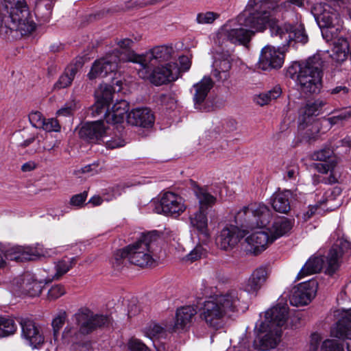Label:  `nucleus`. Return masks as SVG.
<instances>
[{
	"instance_id": "33",
	"label": "nucleus",
	"mask_w": 351,
	"mask_h": 351,
	"mask_svg": "<svg viewBox=\"0 0 351 351\" xmlns=\"http://www.w3.org/2000/svg\"><path fill=\"white\" fill-rule=\"evenodd\" d=\"M293 198V193L290 190L276 193L272 197V207L276 212L287 213L291 209V203Z\"/></svg>"
},
{
	"instance_id": "63",
	"label": "nucleus",
	"mask_w": 351,
	"mask_h": 351,
	"mask_svg": "<svg viewBox=\"0 0 351 351\" xmlns=\"http://www.w3.org/2000/svg\"><path fill=\"white\" fill-rule=\"evenodd\" d=\"M75 108V103L72 101L70 102L66 103L64 107L60 108L57 114L58 116H70L72 114L73 112L74 111Z\"/></svg>"
},
{
	"instance_id": "14",
	"label": "nucleus",
	"mask_w": 351,
	"mask_h": 351,
	"mask_svg": "<svg viewBox=\"0 0 351 351\" xmlns=\"http://www.w3.org/2000/svg\"><path fill=\"white\" fill-rule=\"evenodd\" d=\"M200 317L209 326L215 329L221 328L226 316L215 298L206 300L199 310Z\"/></svg>"
},
{
	"instance_id": "40",
	"label": "nucleus",
	"mask_w": 351,
	"mask_h": 351,
	"mask_svg": "<svg viewBox=\"0 0 351 351\" xmlns=\"http://www.w3.org/2000/svg\"><path fill=\"white\" fill-rule=\"evenodd\" d=\"M77 69L75 66H68L53 84V90H58L69 86L75 78Z\"/></svg>"
},
{
	"instance_id": "57",
	"label": "nucleus",
	"mask_w": 351,
	"mask_h": 351,
	"mask_svg": "<svg viewBox=\"0 0 351 351\" xmlns=\"http://www.w3.org/2000/svg\"><path fill=\"white\" fill-rule=\"evenodd\" d=\"M29 120L32 125L36 128H41L43 126L45 118L40 112H32L29 114Z\"/></svg>"
},
{
	"instance_id": "2",
	"label": "nucleus",
	"mask_w": 351,
	"mask_h": 351,
	"mask_svg": "<svg viewBox=\"0 0 351 351\" xmlns=\"http://www.w3.org/2000/svg\"><path fill=\"white\" fill-rule=\"evenodd\" d=\"M287 318L288 306L286 304H278L265 312V321H261L256 325L260 350H267L278 345Z\"/></svg>"
},
{
	"instance_id": "34",
	"label": "nucleus",
	"mask_w": 351,
	"mask_h": 351,
	"mask_svg": "<svg viewBox=\"0 0 351 351\" xmlns=\"http://www.w3.org/2000/svg\"><path fill=\"white\" fill-rule=\"evenodd\" d=\"M75 263V258H66L55 263L53 271L49 272L45 277V282L49 283L54 280H58L73 267Z\"/></svg>"
},
{
	"instance_id": "61",
	"label": "nucleus",
	"mask_w": 351,
	"mask_h": 351,
	"mask_svg": "<svg viewBox=\"0 0 351 351\" xmlns=\"http://www.w3.org/2000/svg\"><path fill=\"white\" fill-rule=\"evenodd\" d=\"M88 193L86 191L71 197L70 204L73 206L81 207L87 198Z\"/></svg>"
},
{
	"instance_id": "1",
	"label": "nucleus",
	"mask_w": 351,
	"mask_h": 351,
	"mask_svg": "<svg viewBox=\"0 0 351 351\" xmlns=\"http://www.w3.org/2000/svg\"><path fill=\"white\" fill-rule=\"evenodd\" d=\"M76 326L68 324L62 332V338L65 341L73 343L75 351H86L90 347L88 342L80 343L84 336L91 333L96 328L108 326L110 323V317L106 315L95 314L87 308H82L72 317Z\"/></svg>"
},
{
	"instance_id": "36",
	"label": "nucleus",
	"mask_w": 351,
	"mask_h": 351,
	"mask_svg": "<svg viewBox=\"0 0 351 351\" xmlns=\"http://www.w3.org/2000/svg\"><path fill=\"white\" fill-rule=\"evenodd\" d=\"M319 28L333 27L335 25H339L341 20L340 14L333 10H324L323 12L317 15L315 18Z\"/></svg>"
},
{
	"instance_id": "41",
	"label": "nucleus",
	"mask_w": 351,
	"mask_h": 351,
	"mask_svg": "<svg viewBox=\"0 0 351 351\" xmlns=\"http://www.w3.org/2000/svg\"><path fill=\"white\" fill-rule=\"evenodd\" d=\"M170 325H166L165 327L156 323H151L147 325L144 330L145 336L154 341V339H160L166 337L167 332H171L173 330H169Z\"/></svg>"
},
{
	"instance_id": "4",
	"label": "nucleus",
	"mask_w": 351,
	"mask_h": 351,
	"mask_svg": "<svg viewBox=\"0 0 351 351\" xmlns=\"http://www.w3.org/2000/svg\"><path fill=\"white\" fill-rule=\"evenodd\" d=\"M5 5L0 11V29L5 27L21 36L31 33L36 24L29 19V12L25 0H3Z\"/></svg>"
},
{
	"instance_id": "64",
	"label": "nucleus",
	"mask_w": 351,
	"mask_h": 351,
	"mask_svg": "<svg viewBox=\"0 0 351 351\" xmlns=\"http://www.w3.org/2000/svg\"><path fill=\"white\" fill-rule=\"evenodd\" d=\"M349 92L350 88L344 85L337 86L329 90L331 95H335L341 98L345 97Z\"/></svg>"
},
{
	"instance_id": "21",
	"label": "nucleus",
	"mask_w": 351,
	"mask_h": 351,
	"mask_svg": "<svg viewBox=\"0 0 351 351\" xmlns=\"http://www.w3.org/2000/svg\"><path fill=\"white\" fill-rule=\"evenodd\" d=\"M109 130L104 121L87 122L82 126L79 134L82 138L96 143L103 140L108 135Z\"/></svg>"
},
{
	"instance_id": "31",
	"label": "nucleus",
	"mask_w": 351,
	"mask_h": 351,
	"mask_svg": "<svg viewBox=\"0 0 351 351\" xmlns=\"http://www.w3.org/2000/svg\"><path fill=\"white\" fill-rule=\"evenodd\" d=\"M2 252L7 259L17 262L33 260L34 256L39 254H36L32 247L23 246H9Z\"/></svg>"
},
{
	"instance_id": "7",
	"label": "nucleus",
	"mask_w": 351,
	"mask_h": 351,
	"mask_svg": "<svg viewBox=\"0 0 351 351\" xmlns=\"http://www.w3.org/2000/svg\"><path fill=\"white\" fill-rule=\"evenodd\" d=\"M154 240L152 235L147 234L141 237L136 243L128 245L117 252L116 260L127 258L128 261L135 265L143 267L153 263L152 252Z\"/></svg>"
},
{
	"instance_id": "20",
	"label": "nucleus",
	"mask_w": 351,
	"mask_h": 351,
	"mask_svg": "<svg viewBox=\"0 0 351 351\" xmlns=\"http://www.w3.org/2000/svg\"><path fill=\"white\" fill-rule=\"evenodd\" d=\"M265 226L263 228H257L259 229L251 234L247 236L245 239V242L247 245V250L254 254H258L265 250L269 244L274 242V240L267 230Z\"/></svg>"
},
{
	"instance_id": "23",
	"label": "nucleus",
	"mask_w": 351,
	"mask_h": 351,
	"mask_svg": "<svg viewBox=\"0 0 351 351\" xmlns=\"http://www.w3.org/2000/svg\"><path fill=\"white\" fill-rule=\"evenodd\" d=\"M217 49L213 52L214 66L215 69L213 75L219 80H226L228 77V72L231 68L230 54L228 51H223L221 45H217Z\"/></svg>"
},
{
	"instance_id": "48",
	"label": "nucleus",
	"mask_w": 351,
	"mask_h": 351,
	"mask_svg": "<svg viewBox=\"0 0 351 351\" xmlns=\"http://www.w3.org/2000/svg\"><path fill=\"white\" fill-rule=\"evenodd\" d=\"M219 17V14L214 12H199L197 14L196 22L199 25L212 24Z\"/></svg>"
},
{
	"instance_id": "53",
	"label": "nucleus",
	"mask_w": 351,
	"mask_h": 351,
	"mask_svg": "<svg viewBox=\"0 0 351 351\" xmlns=\"http://www.w3.org/2000/svg\"><path fill=\"white\" fill-rule=\"evenodd\" d=\"M268 276L269 270L267 267L265 266H261L256 268L251 275L252 278H254L256 280L258 281L263 285H264V283L266 282Z\"/></svg>"
},
{
	"instance_id": "26",
	"label": "nucleus",
	"mask_w": 351,
	"mask_h": 351,
	"mask_svg": "<svg viewBox=\"0 0 351 351\" xmlns=\"http://www.w3.org/2000/svg\"><path fill=\"white\" fill-rule=\"evenodd\" d=\"M129 124L143 128L152 127L154 122V117L147 108H136L127 114Z\"/></svg>"
},
{
	"instance_id": "44",
	"label": "nucleus",
	"mask_w": 351,
	"mask_h": 351,
	"mask_svg": "<svg viewBox=\"0 0 351 351\" xmlns=\"http://www.w3.org/2000/svg\"><path fill=\"white\" fill-rule=\"evenodd\" d=\"M350 45H333L330 56L337 62H341L346 60L350 51Z\"/></svg>"
},
{
	"instance_id": "19",
	"label": "nucleus",
	"mask_w": 351,
	"mask_h": 351,
	"mask_svg": "<svg viewBox=\"0 0 351 351\" xmlns=\"http://www.w3.org/2000/svg\"><path fill=\"white\" fill-rule=\"evenodd\" d=\"M343 254H351V242L342 237L339 239L332 247L326 258L328 274L331 275L337 269L339 258Z\"/></svg>"
},
{
	"instance_id": "6",
	"label": "nucleus",
	"mask_w": 351,
	"mask_h": 351,
	"mask_svg": "<svg viewBox=\"0 0 351 351\" xmlns=\"http://www.w3.org/2000/svg\"><path fill=\"white\" fill-rule=\"evenodd\" d=\"M235 226L247 232L256 228H263L267 226L272 213L269 208L263 204H251L244 206L232 213Z\"/></svg>"
},
{
	"instance_id": "54",
	"label": "nucleus",
	"mask_w": 351,
	"mask_h": 351,
	"mask_svg": "<svg viewBox=\"0 0 351 351\" xmlns=\"http://www.w3.org/2000/svg\"><path fill=\"white\" fill-rule=\"evenodd\" d=\"M263 284L250 276L244 286V290L251 294H256L263 287Z\"/></svg>"
},
{
	"instance_id": "45",
	"label": "nucleus",
	"mask_w": 351,
	"mask_h": 351,
	"mask_svg": "<svg viewBox=\"0 0 351 351\" xmlns=\"http://www.w3.org/2000/svg\"><path fill=\"white\" fill-rule=\"evenodd\" d=\"M341 193L339 187H334L326 190L323 194L319 193L317 194V202L322 206V204L328 201L334 200Z\"/></svg>"
},
{
	"instance_id": "8",
	"label": "nucleus",
	"mask_w": 351,
	"mask_h": 351,
	"mask_svg": "<svg viewBox=\"0 0 351 351\" xmlns=\"http://www.w3.org/2000/svg\"><path fill=\"white\" fill-rule=\"evenodd\" d=\"M126 46L124 45V47L121 48V52L113 53L104 58L96 60L87 73L88 80L93 82L97 79L106 77L110 73L117 71L119 62L129 61L128 60V49Z\"/></svg>"
},
{
	"instance_id": "25",
	"label": "nucleus",
	"mask_w": 351,
	"mask_h": 351,
	"mask_svg": "<svg viewBox=\"0 0 351 351\" xmlns=\"http://www.w3.org/2000/svg\"><path fill=\"white\" fill-rule=\"evenodd\" d=\"M20 324L22 336L30 346L37 348L44 343V337L32 320L28 318H22Z\"/></svg>"
},
{
	"instance_id": "5",
	"label": "nucleus",
	"mask_w": 351,
	"mask_h": 351,
	"mask_svg": "<svg viewBox=\"0 0 351 351\" xmlns=\"http://www.w3.org/2000/svg\"><path fill=\"white\" fill-rule=\"evenodd\" d=\"M250 20L252 21L251 25L249 26L251 28L262 32L268 25L271 36H278L287 44H291V43L306 44L308 41V35L302 24L293 25L285 23L282 26H279L276 24L277 20L275 16L269 14L262 18L252 16Z\"/></svg>"
},
{
	"instance_id": "43",
	"label": "nucleus",
	"mask_w": 351,
	"mask_h": 351,
	"mask_svg": "<svg viewBox=\"0 0 351 351\" xmlns=\"http://www.w3.org/2000/svg\"><path fill=\"white\" fill-rule=\"evenodd\" d=\"M16 329L17 326L13 319L0 317V337L13 335Z\"/></svg>"
},
{
	"instance_id": "10",
	"label": "nucleus",
	"mask_w": 351,
	"mask_h": 351,
	"mask_svg": "<svg viewBox=\"0 0 351 351\" xmlns=\"http://www.w3.org/2000/svg\"><path fill=\"white\" fill-rule=\"evenodd\" d=\"M45 278L38 280L34 274L26 272L14 279L12 291L14 294L29 297L39 296L42 292Z\"/></svg>"
},
{
	"instance_id": "3",
	"label": "nucleus",
	"mask_w": 351,
	"mask_h": 351,
	"mask_svg": "<svg viewBox=\"0 0 351 351\" xmlns=\"http://www.w3.org/2000/svg\"><path fill=\"white\" fill-rule=\"evenodd\" d=\"M287 75L295 81L304 93H319L322 87V62L319 56L295 62L287 70Z\"/></svg>"
},
{
	"instance_id": "18",
	"label": "nucleus",
	"mask_w": 351,
	"mask_h": 351,
	"mask_svg": "<svg viewBox=\"0 0 351 351\" xmlns=\"http://www.w3.org/2000/svg\"><path fill=\"white\" fill-rule=\"evenodd\" d=\"M243 230L234 225H226L218 233L215 239L217 245L221 250L232 249L245 236Z\"/></svg>"
},
{
	"instance_id": "29",
	"label": "nucleus",
	"mask_w": 351,
	"mask_h": 351,
	"mask_svg": "<svg viewBox=\"0 0 351 351\" xmlns=\"http://www.w3.org/2000/svg\"><path fill=\"white\" fill-rule=\"evenodd\" d=\"M213 86V82L209 77H204L201 81L193 86V98L195 108L202 110L208 93Z\"/></svg>"
},
{
	"instance_id": "15",
	"label": "nucleus",
	"mask_w": 351,
	"mask_h": 351,
	"mask_svg": "<svg viewBox=\"0 0 351 351\" xmlns=\"http://www.w3.org/2000/svg\"><path fill=\"white\" fill-rule=\"evenodd\" d=\"M184 199L172 192L165 193L160 201V206L155 208L157 213L178 217L186 209Z\"/></svg>"
},
{
	"instance_id": "42",
	"label": "nucleus",
	"mask_w": 351,
	"mask_h": 351,
	"mask_svg": "<svg viewBox=\"0 0 351 351\" xmlns=\"http://www.w3.org/2000/svg\"><path fill=\"white\" fill-rule=\"evenodd\" d=\"M282 90L280 87L275 86L267 92L256 95L254 100L257 104L263 106L268 104L271 101L276 99L280 96Z\"/></svg>"
},
{
	"instance_id": "28",
	"label": "nucleus",
	"mask_w": 351,
	"mask_h": 351,
	"mask_svg": "<svg viewBox=\"0 0 351 351\" xmlns=\"http://www.w3.org/2000/svg\"><path fill=\"white\" fill-rule=\"evenodd\" d=\"M226 315L238 310L240 304L239 291L231 289L215 297Z\"/></svg>"
},
{
	"instance_id": "51",
	"label": "nucleus",
	"mask_w": 351,
	"mask_h": 351,
	"mask_svg": "<svg viewBox=\"0 0 351 351\" xmlns=\"http://www.w3.org/2000/svg\"><path fill=\"white\" fill-rule=\"evenodd\" d=\"M343 346L337 340L326 339L323 341L320 351H343Z\"/></svg>"
},
{
	"instance_id": "62",
	"label": "nucleus",
	"mask_w": 351,
	"mask_h": 351,
	"mask_svg": "<svg viewBox=\"0 0 351 351\" xmlns=\"http://www.w3.org/2000/svg\"><path fill=\"white\" fill-rule=\"evenodd\" d=\"M191 55L181 56L179 57V62L180 67L179 69V73L180 71L186 72L188 71L191 66Z\"/></svg>"
},
{
	"instance_id": "39",
	"label": "nucleus",
	"mask_w": 351,
	"mask_h": 351,
	"mask_svg": "<svg viewBox=\"0 0 351 351\" xmlns=\"http://www.w3.org/2000/svg\"><path fill=\"white\" fill-rule=\"evenodd\" d=\"M298 130L303 140L306 141L316 139L319 133V125L317 123L299 121Z\"/></svg>"
},
{
	"instance_id": "50",
	"label": "nucleus",
	"mask_w": 351,
	"mask_h": 351,
	"mask_svg": "<svg viewBox=\"0 0 351 351\" xmlns=\"http://www.w3.org/2000/svg\"><path fill=\"white\" fill-rule=\"evenodd\" d=\"M66 317V313L62 311L59 312L58 314L52 320L51 325L53 330V335L56 338L59 333V330L63 326Z\"/></svg>"
},
{
	"instance_id": "13",
	"label": "nucleus",
	"mask_w": 351,
	"mask_h": 351,
	"mask_svg": "<svg viewBox=\"0 0 351 351\" xmlns=\"http://www.w3.org/2000/svg\"><path fill=\"white\" fill-rule=\"evenodd\" d=\"M287 50V45H265L261 51L259 66L263 70L281 68Z\"/></svg>"
},
{
	"instance_id": "35",
	"label": "nucleus",
	"mask_w": 351,
	"mask_h": 351,
	"mask_svg": "<svg viewBox=\"0 0 351 351\" xmlns=\"http://www.w3.org/2000/svg\"><path fill=\"white\" fill-rule=\"evenodd\" d=\"M326 102L322 99H317L313 102H308L300 109L299 121L314 122L313 117L319 114Z\"/></svg>"
},
{
	"instance_id": "27",
	"label": "nucleus",
	"mask_w": 351,
	"mask_h": 351,
	"mask_svg": "<svg viewBox=\"0 0 351 351\" xmlns=\"http://www.w3.org/2000/svg\"><path fill=\"white\" fill-rule=\"evenodd\" d=\"M116 91L112 86L101 84L98 90L95 92L96 102L94 106L95 112L100 114L108 109V107L113 99V95Z\"/></svg>"
},
{
	"instance_id": "22",
	"label": "nucleus",
	"mask_w": 351,
	"mask_h": 351,
	"mask_svg": "<svg viewBox=\"0 0 351 351\" xmlns=\"http://www.w3.org/2000/svg\"><path fill=\"white\" fill-rule=\"evenodd\" d=\"M254 35V32L243 27L232 29H221L217 33V39L219 43L230 42L232 44H247L252 37Z\"/></svg>"
},
{
	"instance_id": "47",
	"label": "nucleus",
	"mask_w": 351,
	"mask_h": 351,
	"mask_svg": "<svg viewBox=\"0 0 351 351\" xmlns=\"http://www.w3.org/2000/svg\"><path fill=\"white\" fill-rule=\"evenodd\" d=\"M334 114L333 116L327 119L331 125L348 120L351 117V109L335 111Z\"/></svg>"
},
{
	"instance_id": "55",
	"label": "nucleus",
	"mask_w": 351,
	"mask_h": 351,
	"mask_svg": "<svg viewBox=\"0 0 351 351\" xmlns=\"http://www.w3.org/2000/svg\"><path fill=\"white\" fill-rule=\"evenodd\" d=\"M333 154V150L330 147H325L315 152L312 155V158L316 160L326 161L329 159Z\"/></svg>"
},
{
	"instance_id": "52",
	"label": "nucleus",
	"mask_w": 351,
	"mask_h": 351,
	"mask_svg": "<svg viewBox=\"0 0 351 351\" xmlns=\"http://www.w3.org/2000/svg\"><path fill=\"white\" fill-rule=\"evenodd\" d=\"M160 101L167 108L173 109L176 106L177 99L174 93H167L160 96Z\"/></svg>"
},
{
	"instance_id": "58",
	"label": "nucleus",
	"mask_w": 351,
	"mask_h": 351,
	"mask_svg": "<svg viewBox=\"0 0 351 351\" xmlns=\"http://www.w3.org/2000/svg\"><path fill=\"white\" fill-rule=\"evenodd\" d=\"M146 5L144 2H141L138 0H129L125 2L124 5H121L119 8L116 9V11H129L135 8H142Z\"/></svg>"
},
{
	"instance_id": "16",
	"label": "nucleus",
	"mask_w": 351,
	"mask_h": 351,
	"mask_svg": "<svg viewBox=\"0 0 351 351\" xmlns=\"http://www.w3.org/2000/svg\"><path fill=\"white\" fill-rule=\"evenodd\" d=\"M286 3L287 2H283L279 4V0H249L247 8L252 11L245 19V25H251L252 21L250 19L252 16H256L262 18L268 14L275 16L280 8L285 6Z\"/></svg>"
},
{
	"instance_id": "24",
	"label": "nucleus",
	"mask_w": 351,
	"mask_h": 351,
	"mask_svg": "<svg viewBox=\"0 0 351 351\" xmlns=\"http://www.w3.org/2000/svg\"><path fill=\"white\" fill-rule=\"evenodd\" d=\"M330 335L346 339L348 351H351V309L345 312L341 318L334 325Z\"/></svg>"
},
{
	"instance_id": "59",
	"label": "nucleus",
	"mask_w": 351,
	"mask_h": 351,
	"mask_svg": "<svg viewBox=\"0 0 351 351\" xmlns=\"http://www.w3.org/2000/svg\"><path fill=\"white\" fill-rule=\"evenodd\" d=\"M128 348L130 351H151L141 341L132 339L128 342Z\"/></svg>"
},
{
	"instance_id": "9",
	"label": "nucleus",
	"mask_w": 351,
	"mask_h": 351,
	"mask_svg": "<svg viewBox=\"0 0 351 351\" xmlns=\"http://www.w3.org/2000/svg\"><path fill=\"white\" fill-rule=\"evenodd\" d=\"M194 194L198 199L199 209L193 215H190L191 224L205 237L209 235L208 230V219L205 209L213 206L216 198L211 195L207 189L197 187L193 189Z\"/></svg>"
},
{
	"instance_id": "60",
	"label": "nucleus",
	"mask_w": 351,
	"mask_h": 351,
	"mask_svg": "<svg viewBox=\"0 0 351 351\" xmlns=\"http://www.w3.org/2000/svg\"><path fill=\"white\" fill-rule=\"evenodd\" d=\"M320 29L322 37L326 43L332 41L337 36L338 28L335 30H333L332 27H323Z\"/></svg>"
},
{
	"instance_id": "37",
	"label": "nucleus",
	"mask_w": 351,
	"mask_h": 351,
	"mask_svg": "<svg viewBox=\"0 0 351 351\" xmlns=\"http://www.w3.org/2000/svg\"><path fill=\"white\" fill-rule=\"evenodd\" d=\"M292 228V223L290 220L285 217L276 219L271 228H267L274 240L285 236Z\"/></svg>"
},
{
	"instance_id": "32",
	"label": "nucleus",
	"mask_w": 351,
	"mask_h": 351,
	"mask_svg": "<svg viewBox=\"0 0 351 351\" xmlns=\"http://www.w3.org/2000/svg\"><path fill=\"white\" fill-rule=\"evenodd\" d=\"M197 313V309L193 306H185L177 309L174 324H171L169 330L184 329L191 322Z\"/></svg>"
},
{
	"instance_id": "38",
	"label": "nucleus",
	"mask_w": 351,
	"mask_h": 351,
	"mask_svg": "<svg viewBox=\"0 0 351 351\" xmlns=\"http://www.w3.org/2000/svg\"><path fill=\"white\" fill-rule=\"evenodd\" d=\"M324 263L323 257L321 256L311 257L301 269L298 275V278L300 279L305 276L319 272L323 267Z\"/></svg>"
},
{
	"instance_id": "11",
	"label": "nucleus",
	"mask_w": 351,
	"mask_h": 351,
	"mask_svg": "<svg viewBox=\"0 0 351 351\" xmlns=\"http://www.w3.org/2000/svg\"><path fill=\"white\" fill-rule=\"evenodd\" d=\"M141 66L138 75L142 78L149 79L156 86L176 81L179 77V69L176 63H168L165 66H157L151 73L149 70L152 66Z\"/></svg>"
},
{
	"instance_id": "12",
	"label": "nucleus",
	"mask_w": 351,
	"mask_h": 351,
	"mask_svg": "<svg viewBox=\"0 0 351 351\" xmlns=\"http://www.w3.org/2000/svg\"><path fill=\"white\" fill-rule=\"evenodd\" d=\"M173 53L171 45H155L150 51L138 55L128 50L129 62H137L141 66H154L155 63L169 60Z\"/></svg>"
},
{
	"instance_id": "17",
	"label": "nucleus",
	"mask_w": 351,
	"mask_h": 351,
	"mask_svg": "<svg viewBox=\"0 0 351 351\" xmlns=\"http://www.w3.org/2000/svg\"><path fill=\"white\" fill-rule=\"evenodd\" d=\"M317 290V282L313 279L300 283L293 289L290 304L295 306L308 304L315 296Z\"/></svg>"
},
{
	"instance_id": "30",
	"label": "nucleus",
	"mask_w": 351,
	"mask_h": 351,
	"mask_svg": "<svg viewBox=\"0 0 351 351\" xmlns=\"http://www.w3.org/2000/svg\"><path fill=\"white\" fill-rule=\"evenodd\" d=\"M129 104L127 101L121 99L116 102L112 107L111 111L108 108L106 110L105 121L107 123L117 124L123 122L127 119V113L129 111Z\"/></svg>"
},
{
	"instance_id": "56",
	"label": "nucleus",
	"mask_w": 351,
	"mask_h": 351,
	"mask_svg": "<svg viewBox=\"0 0 351 351\" xmlns=\"http://www.w3.org/2000/svg\"><path fill=\"white\" fill-rule=\"evenodd\" d=\"M43 126L40 129L46 132H58L60 130V126L58 121L53 118L45 119L43 121Z\"/></svg>"
},
{
	"instance_id": "49",
	"label": "nucleus",
	"mask_w": 351,
	"mask_h": 351,
	"mask_svg": "<svg viewBox=\"0 0 351 351\" xmlns=\"http://www.w3.org/2000/svg\"><path fill=\"white\" fill-rule=\"evenodd\" d=\"M66 293V289L64 285L57 284L53 285L47 292V300H56Z\"/></svg>"
},
{
	"instance_id": "46",
	"label": "nucleus",
	"mask_w": 351,
	"mask_h": 351,
	"mask_svg": "<svg viewBox=\"0 0 351 351\" xmlns=\"http://www.w3.org/2000/svg\"><path fill=\"white\" fill-rule=\"evenodd\" d=\"M207 250L202 245H197L184 258V261L191 263L206 256Z\"/></svg>"
}]
</instances>
